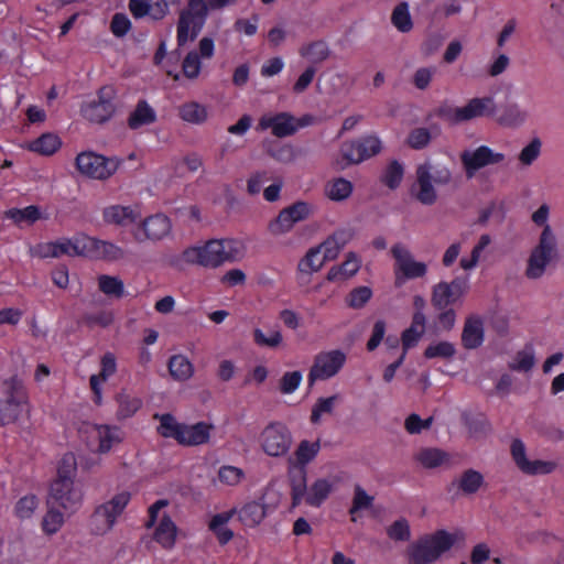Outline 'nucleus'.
Instances as JSON below:
<instances>
[{"label":"nucleus","mask_w":564,"mask_h":564,"mask_svg":"<svg viewBox=\"0 0 564 564\" xmlns=\"http://www.w3.org/2000/svg\"><path fill=\"white\" fill-rule=\"evenodd\" d=\"M207 17L204 0H188L187 7L181 11L177 21L176 40L178 46H184L198 36Z\"/></svg>","instance_id":"5"},{"label":"nucleus","mask_w":564,"mask_h":564,"mask_svg":"<svg viewBox=\"0 0 564 564\" xmlns=\"http://www.w3.org/2000/svg\"><path fill=\"white\" fill-rule=\"evenodd\" d=\"M48 510L47 513L43 518V530L48 533L53 534L58 531V529L64 523V514L62 512V507H52L47 506Z\"/></svg>","instance_id":"56"},{"label":"nucleus","mask_w":564,"mask_h":564,"mask_svg":"<svg viewBox=\"0 0 564 564\" xmlns=\"http://www.w3.org/2000/svg\"><path fill=\"white\" fill-rule=\"evenodd\" d=\"M26 409L24 390H0V425L15 422Z\"/></svg>","instance_id":"18"},{"label":"nucleus","mask_w":564,"mask_h":564,"mask_svg":"<svg viewBox=\"0 0 564 564\" xmlns=\"http://www.w3.org/2000/svg\"><path fill=\"white\" fill-rule=\"evenodd\" d=\"M361 260L357 254L350 252L345 261L339 265L332 267L327 272V280L330 282H341L352 278L360 269Z\"/></svg>","instance_id":"28"},{"label":"nucleus","mask_w":564,"mask_h":564,"mask_svg":"<svg viewBox=\"0 0 564 564\" xmlns=\"http://www.w3.org/2000/svg\"><path fill=\"white\" fill-rule=\"evenodd\" d=\"M557 254L556 237L551 227L542 230L538 245L532 249L525 269V276L536 280L543 276L547 265Z\"/></svg>","instance_id":"4"},{"label":"nucleus","mask_w":564,"mask_h":564,"mask_svg":"<svg viewBox=\"0 0 564 564\" xmlns=\"http://www.w3.org/2000/svg\"><path fill=\"white\" fill-rule=\"evenodd\" d=\"M535 349L532 345H527L518 350L509 361V368L519 372H529L535 366Z\"/></svg>","instance_id":"39"},{"label":"nucleus","mask_w":564,"mask_h":564,"mask_svg":"<svg viewBox=\"0 0 564 564\" xmlns=\"http://www.w3.org/2000/svg\"><path fill=\"white\" fill-rule=\"evenodd\" d=\"M130 492L122 491L109 501L98 506L90 517V530L94 534H105L110 531L130 500Z\"/></svg>","instance_id":"10"},{"label":"nucleus","mask_w":564,"mask_h":564,"mask_svg":"<svg viewBox=\"0 0 564 564\" xmlns=\"http://www.w3.org/2000/svg\"><path fill=\"white\" fill-rule=\"evenodd\" d=\"M362 161L357 142L350 141L341 144L338 154L333 159L332 166L336 171H344L348 166Z\"/></svg>","instance_id":"30"},{"label":"nucleus","mask_w":564,"mask_h":564,"mask_svg":"<svg viewBox=\"0 0 564 564\" xmlns=\"http://www.w3.org/2000/svg\"><path fill=\"white\" fill-rule=\"evenodd\" d=\"M452 181L453 173L446 164L426 161L417 165L410 194L420 204L432 206L438 200L437 186H447Z\"/></svg>","instance_id":"3"},{"label":"nucleus","mask_w":564,"mask_h":564,"mask_svg":"<svg viewBox=\"0 0 564 564\" xmlns=\"http://www.w3.org/2000/svg\"><path fill=\"white\" fill-rule=\"evenodd\" d=\"M467 291V284L460 279H454L451 282H438L432 290V304L436 308L443 310L459 301Z\"/></svg>","instance_id":"19"},{"label":"nucleus","mask_w":564,"mask_h":564,"mask_svg":"<svg viewBox=\"0 0 564 564\" xmlns=\"http://www.w3.org/2000/svg\"><path fill=\"white\" fill-rule=\"evenodd\" d=\"M268 154L273 160L284 164L292 163L296 159L295 150L290 144H280L275 148H270Z\"/></svg>","instance_id":"64"},{"label":"nucleus","mask_w":564,"mask_h":564,"mask_svg":"<svg viewBox=\"0 0 564 564\" xmlns=\"http://www.w3.org/2000/svg\"><path fill=\"white\" fill-rule=\"evenodd\" d=\"M76 242V257H83L87 259H93L95 246L97 242L96 237H91L85 234L75 235Z\"/></svg>","instance_id":"62"},{"label":"nucleus","mask_w":564,"mask_h":564,"mask_svg":"<svg viewBox=\"0 0 564 564\" xmlns=\"http://www.w3.org/2000/svg\"><path fill=\"white\" fill-rule=\"evenodd\" d=\"M346 242L347 239L345 232L337 231L327 237L323 242H321L316 247L323 253L324 258L327 261H330L337 258L341 249L345 247Z\"/></svg>","instance_id":"42"},{"label":"nucleus","mask_w":564,"mask_h":564,"mask_svg":"<svg viewBox=\"0 0 564 564\" xmlns=\"http://www.w3.org/2000/svg\"><path fill=\"white\" fill-rule=\"evenodd\" d=\"M312 122L313 119L310 116L297 119L289 112L269 113L260 118L258 129H270L273 135L284 138L294 134L300 128L310 126Z\"/></svg>","instance_id":"13"},{"label":"nucleus","mask_w":564,"mask_h":564,"mask_svg":"<svg viewBox=\"0 0 564 564\" xmlns=\"http://www.w3.org/2000/svg\"><path fill=\"white\" fill-rule=\"evenodd\" d=\"M460 161L467 178H473L486 166L506 167L510 164L511 160L505 152L481 144L475 149L463 151L460 153Z\"/></svg>","instance_id":"7"},{"label":"nucleus","mask_w":564,"mask_h":564,"mask_svg":"<svg viewBox=\"0 0 564 564\" xmlns=\"http://www.w3.org/2000/svg\"><path fill=\"white\" fill-rule=\"evenodd\" d=\"M346 362L344 351L335 349L318 352L308 372V384L325 381L335 377Z\"/></svg>","instance_id":"12"},{"label":"nucleus","mask_w":564,"mask_h":564,"mask_svg":"<svg viewBox=\"0 0 564 564\" xmlns=\"http://www.w3.org/2000/svg\"><path fill=\"white\" fill-rule=\"evenodd\" d=\"M158 119L155 109L147 101L140 100L128 118L129 128L137 130L153 124Z\"/></svg>","instance_id":"27"},{"label":"nucleus","mask_w":564,"mask_h":564,"mask_svg":"<svg viewBox=\"0 0 564 564\" xmlns=\"http://www.w3.org/2000/svg\"><path fill=\"white\" fill-rule=\"evenodd\" d=\"M372 297V290L369 286L361 285L352 289L346 296V304L352 310L362 308Z\"/></svg>","instance_id":"53"},{"label":"nucleus","mask_w":564,"mask_h":564,"mask_svg":"<svg viewBox=\"0 0 564 564\" xmlns=\"http://www.w3.org/2000/svg\"><path fill=\"white\" fill-rule=\"evenodd\" d=\"M391 22L402 33H408L413 28L412 18L406 2L398 4L392 14Z\"/></svg>","instance_id":"51"},{"label":"nucleus","mask_w":564,"mask_h":564,"mask_svg":"<svg viewBox=\"0 0 564 564\" xmlns=\"http://www.w3.org/2000/svg\"><path fill=\"white\" fill-rule=\"evenodd\" d=\"M133 239L138 242H160L173 235L171 219L162 213H156L142 218L131 229Z\"/></svg>","instance_id":"11"},{"label":"nucleus","mask_w":564,"mask_h":564,"mask_svg":"<svg viewBox=\"0 0 564 564\" xmlns=\"http://www.w3.org/2000/svg\"><path fill=\"white\" fill-rule=\"evenodd\" d=\"M169 370L172 377L177 380L189 379L194 373L191 360L184 355H174L170 358Z\"/></svg>","instance_id":"46"},{"label":"nucleus","mask_w":564,"mask_h":564,"mask_svg":"<svg viewBox=\"0 0 564 564\" xmlns=\"http://www.w3.org/2000/svg\"><path fill=\"white\" fill-rule=\"evenodd\" d=\"M327 262L319 249L314 246L310 248L297 263V272L303 276H311L318 272Z\"/></svg>","instance_id":"34"},{"label":"nucleus","mask_w":564,"mask_h":564,"mask_svg":"<svg viewBox=\"0 0 564 564\" xmlns=\"http://www.w3.org/2000/svg\"><path fill=\"white\" fill-rule=\"evenodd\" d=\"M492 239L491 236L488 234H482L475 246L471 249L469 257H464L459 261V265L464 271H471L474 270L484 250L491 243Z\"/></svg>","instance_id":"45"},{"label":"nucleus","mask_w":564,"mask_h":564,"mask_svg":"<svg viewBox=\"0 0 564 564\" xmlns=\"http://www.w3.org/2000/svg\"><path fill=\"white\" fill-rule=\"evenodd\" d=\"M180 118L189 124H204L209 117L208 108L197 101H186L178 107Z\"/></svg>","instance_id":"33"},{"label":"nucleus","mask_w":564,"mask_h":564,"mask_svg":"<svg viewBox=\"0 0 564 564\" xmlns=\"http://www.w3.org/2000/svg\"><path fill=\"white\" fill-rule=\"evenodd\" d=\"M316 213V206L306 200H297L283 209L268 224V231L273 237H281L292 231L297 223L310 219Z\"/></svg>","instance_id":"8"},{"label":"nucleus","mask_w":564,"mask_h":564,"mask_svg":"<svg viewBox=\"0 0 564 564\" xmlns=\"http://www.w3.org/2000/svg\"><path fill=\"white\" fill-rule=\"evenodd\" d=\"M102 218L105 223L120 227L137 225L141 219V209L131 205H111L102 210Z\"/></svg>","instance_id":"22"},{"label":"nucleus","mask_w":564,"mask_h":564,"mask_svg":"<svg viewBox=\"0 0 564 564\" xmlns=\"http://www.w3.org/2000/svg\"><path fill=\"white\" fill-rule=\"evenodd\" d=\"M456 354V347L453 343L447 340H438L431 343L424 350V357L427 359L453 358Z\"/></svg>","instance_id":"50"},{"label":"nucleus","mask_w":564,"mask_h":564,"mask_svg":"<svg viewBox=\"0 0 564 564\" xmlns=\"http://www.w3.org/2000/svg\"><path fill=\"white\" fill-rule=\"evenodd\" d=\"M528 111L518 102L505 106L496 118L497 123L506 129H518L528 121Z\"/></svg>","instance_id":"25"},{"label":"nucleus","mask_w":564,"mask_h":564,"mask_svg":"<svg viewBox=\"0 0 564 564\" xmlns=\"http://www.w3.org/2000/svg\"><path fill=\"white\" fill-rule=\"evenodd\" d=\"M126 258V251L122 247L108 240L97 238L95 251L91 260L117 262Z\"/></svg>","instance_id":"35"},{"label":"nucleus","mask_w":564,"mask_h":564,"mask_svg":"<svg viewBox=\"0 0 564 564\" xmlns=\"http://www.w3.org/2000/svg\"><path fill=\"white\" fill-rule=\"evenodd\" d=\"M511 456L517 467L527 475L550 474L555 467V464L551 462L529 460L525 446L519 438L513 440L511 443Z\"/></svg>","instance_id":"20"},{"label":"nucleus","mask_w":564,"mask_h":564,"mask_svg":"<svg viewBox=\"0 0 564 564\" xmlns=\"http://www.w3.org/2000/svg\"><path fill=\"white\" fill-rule=\"evenodd\" d=\"M404 176V167L398 161H391L388 163L382 172L381 181L390 189H395L400 186Z\"/></svg>","instance_id":"49"},{"label":"nucleus","mask_w":564,"mask_h":564,"mask_svg":"<svg viewBox=\"0 0 564 564\" xmlns=\"http://www.w3.org/2000/svg\"><path fill=\"white\" fill-rule=\"evenodd\" d=\"M319 448V441L308 442L303 440L295 449L294 456L289 457V463L296 467L306 468V465L316 457Z\"/></svg>","instance_id":"37"},{"label":"nucleus","mask_w":564,"mask_h":564,"mask_svg":"<svg viewBox=\"0 0 564 564\" xmlns=\"http://www.w3.org/2000/svg\"><path fill=\"white\" fill-rule=\"evenodd\" d=\"M426 317L422 312H415L411 325L401 335L403 354L415 347L425 333Z\"/></svg>","instance_id":"26"},{"label":"nucleus","mask_w":564,"mask_h":564,"mask_svg":"<svg viewBox=\"0 0 564 564\" xmlns=\"http://www.w3.org/2000/svg\"><path fill=\"white\" fill-rule=\"evenodd\" d=\"M299 52L302 57L311 63H321L329 56L328 45L324 41L304 44Z\"/></svg>","instance_id":"47"},{"label":"nucleus","mask_w":564,"mask_h":564,"mask_svg":"<svg viewBox=\"0 0 564 564\" xmlns=\"http://www.w3.org/2000/svg\"><path fill=\"white\" fill-rule=\"evenodd\" d=\"M238 513L239 521L248 528H256L265 518L267 508L263 502L250 501L243 505Z\"/></svg>","instance_id":"32"},{"label":"nucleus","mask_w":564,"mask_h":564,"mask_svg":"<svg viewBox=\"0 0 564 564\" xmlns=\"http://www.w3.org/2000/svg\"><path fill=\"white\" fill-rule=\"evenodd\" d=\"M77 473V460L73 453L63 455L57 467V476L55 479L74 480Z\"/></svg>","instance_id":"59"},{"label":"nucleus","mask_w":564,"mask_h":564,"mask_svg":"<svg viewBox=\"0 0 564 564\" xmlns=\"http://www.w3.org/2000/svg\"><path fill=\"white\" fill-rule=\"evenodd\" d=\"M463 420L468 427L469 434L473 437H480L488 433L489 424L484 415L479 414L476 416L470 415L469 413H463Z\"/></svg>","instance_id":"58"},{"label":"nucleus","mask_w":564,"mask_h":564,"mask_svg":"<svg viewBox=\"0 0 564 564\" xmlns=\"http://www.w3.org/2000/svg\"><path fill=\"white\" fill-rule=\"evenodd\" d=\"M291 445V432L282 423H270L261 433V446L269 456L280 457L285 455Z\"/></svg>","instance_id":"16"},{"label":"nucleus","mask_w":564,"mask_h":564,"mask_svg":"<svg viewBox=\"0 0 564 564\" xmlns=\"http://www.w3.org/2000/svg\"><path fill=\"white\" fill-rule=\"evenodd\" d=\"M494 111V98L481 97L473 98L464 106L449 108L444 112V117L451 124H458L465 121L491 115Z\"/></svg>","instance_id":"15"},{"label":"nucleus","mask_w":564,"mask_h":564,"mask_svg":"<svg viewBox=\"0 0 564 564\" xmlns=\"http://www.w3.org/2000/svg\"><path fill=\"white\" fill-rule=\"evenodd\" d=\"M465 533L456 529L448 532L438 529L417 538L406 549L408 564H433L437 562L454 545L464 543Z\"/></svg>","instance_id":"2"},{"label":"nucleus","mask_w":564,"mask_h":564,"mask_svg":"<svg viewBox=\"0 0 564 564\" xmlns=\"http://www.w3.org/2000/svg\"><path fill=\"white\" fill-rule=\"evenodd\" d=\"M154 417L160 421L158 433L163 437L174 438L180 444L184 423H178L171 413L155 414Z\"/></svg>","instance_id":"41"},{"label":"nucleus","mask_w":564,"mask_h":564,"mask_svg":"<svg viewBox=\"0 0 564 564\" xmlns=\"http://www.w3.org/2000/svg\"><path fill=\"white\" fill-rule=\"evenodd\" d=\"M247 243L238 238L210 239L185 248L173 261L175 267L198 265L217 269L225 263L242 260Z\"/></svg>","instance_id":"1"},{"label":"nucleus","mask_w":564,"mask_h":564,"mask_svg":"<svg viewBox=\"0 0 564 564\" xmlns=\"http://www.w3.org/2000/svg\"><path fill=\"white\" fill-rule=\"evenodd\" d=\"M182 430L180 445L198 446L209 442L214 425L206 422H197L193 425L184 424Z\"/></svg>","instance_id":"24"},{"label":"nucleus","mask_w":564,"mask_h":564,"mask_svg":"<svg viewBox=\"0 0 564 564\" xmlns=\"http://www.w3.org/2000/svg\"><path fill=\"white\" fill-rule=\"evenodd\" d=\"M117 401L119 403L118 416L120 419H127L133 415L141 406V400L134 397H130L124 392L117 394Z\"/></svg>","instance_id":"57"},{"label":"nucleus","mask_w":564,"mask_h":564,"mask_svg":"<svg viewBox=\"0 0 564 564\" xmlns=\"http://www.w3.org/2000/svg\"><path fill=\"white\" fill-rule=\"evenodd\" d=\"M254 343L261 347L278 348L283 343V336L280 330H270L264 333L260 328L253 330Z\"/></svg>","instance_id":"55"},{"label":"nucleus","mask_w":564,"mask_h":564,"mask_svg":"<svg viewBox=\"0 0 564 564\" xmlns=\"http://www.w3.org/2000/svg\"><path fill=\"white\" fill-rule=\"evenodd\" d=\"M6 217L21 227L31 226L37 220L45 218L41 209L35 205H30L24 208L9 209L6 212Z\"/></svg>","instance_id":"38"},{"label":"nucleus","mask_w":564,"mask_h":564,"mask_svg":"<svg viewBox=\"0 0 564 564\" xmlns=\"http://www.w3.org/2000/svg\"><path fill=\"white\" fill-rule=\"evenodd\" d=\"M354 192L352 183L345 177H335L325 185V196L332 202H344L348 199Z\"/></svg>","instance_id":"36"},{"label":"nucleus","mask_w":564,"mask_h":564,"mask_svg":"<svg viewBox=\"0 0 564 564\" xmlns=\"http://www.w3.org/2000/svg\"><path fill=\"white\" fill-rule=\"evenodd\" d=\"M484 485V475L473 468L464 470L459 478L452 481V486H456L466 496L475 495Z\"/></svg>","instance_id":"31"},{"label":"nucleus","mask_w":564,"mask_h":564,"mask_svg":"<svg viewBox=\"0 0 564 564\" xmlns=\"http://www.w3.org/2000/svg\"><path fill=\"white\" fill-rule=\"evenodd\" d=\"M61 138L51 132L43 133L39 138L24 144V149L43 156L53 155L61 149Z\"/></svg>","instance_id":"29"},{"label":"nucleus","mask_w":564,"mask_h":564,"mask_svg":"<svg viewBox=\"0 0 564 564\" xmlns=\"http://www.w3.org/2000/svg\"><path fill=\"white\" fill-rule=\"evenodd\" d=\"M332 490L333 484L327 479H317L310 487L305 501L312 507H319L327 499Z\"/></svg>","instance_id":"44"},{"label":"nucleus","mask_w":564,"mask_h":564,"mask_svg":"<svg viewBox=\"0 0 564 564\" xmlns=\"http://www.w3.org/2000/svg\"><path fill=\"white\" fill-rule=\"evenodd\" d=\"M75 165L82 176L105 181L117 172L120 160L117 158H106L93 151H84L77 154Z\"/></svg>","instance_id":"9"},{"label":"nucleus","mask_w":564,"mask_h":564,"mask_svg":"<svg viewBox=\"0 0 564 564\" xmlns=\"http://www.w3.org/2000/svg\"><path fill=\"white\" fill-rule=\"evenodd\" d=\"M542 142L539 138L532 139L518 154V161L523 166L532 165L541 154Z\"/></svg>","instance_id":"54"},{"label":"nucleus","mask_w":564,"mask_h":564,"mask_svg":"<svg viewBox=\"0 0 564 564\" xmlns=\"http://www.w3.org/2000/svg\"><path fill=\"white\" fill-rule=\"evenodd\" d=\"M83 494L76 488L74 480L54 479L51 484L46 505L62 507L63 510L74 512L80 505Z\"/></svg>","instance_id":"14"},{"label":"nucleus","mask_w":564,"mask_h":564,"mask_svg":"<svg viewBox=\"0 0 564 564\" xmlns=\"http://www.w3.org/2000/svg\"><path fill=\"white\" fill-rule=\"evenodd\" d=\"M79 432L82 435H87V446L99 453H107L116 440L109 427L104 425L85 423Z\"/></svg>","instance_id":"21"},{"label":"nucleus","mask_w":564,"mask_h":564,"mask_svg":"<svg viewBox=\"0 0 564 564\" xmlns=\"http://www.w3.org/2000/svg\"><path fill=\"white\" fill-rule=\"evenodd\" d=\"M176 525L172 519L164 514L154 532V540L163 547L170 549L175 543Z\"/></svg>","instance_id":"43"},{"label":"nucleus","mask_w":564,"mask_h":564,"mask_svg":"<svg viewBox=\"0 0 564 564\" xmlns=\"http://www.w3.org/2000/svg\"><path fill=\"white\" fill-rule=\"evenodd\" d=\"M202 70V59L196 51L186 54L182 64L183 75L188 79H196Z\"/></svg>","instance_id":"60"},{"label":"nucleus","mask_w":564,"mask_h":564,"mask_svg":"<svg viewBox=\"0 0 564 564\" xmlns=\"http://www.w3.org/2000/svg\"><path fill=\"white\" fill-rule=\"evenodd\" d=\"M388 536L397 542H406L411 538V529L405 518L395 520L388 529Z\"/></svg>","instance_id":"61"},{"label":"nucleus","mask_w":564,"mask_h":564,"mask_svg":"<svg viewBox=\"0 0 564 564\" xmlns=\"http://www.w3.org/2000/svg\"><path fill=\"white\" fill-rule=\"evenodd\" d=\"M375 498L367 494V491L360 486L355 485L354 487V497L352 503L349 509V514L351 516V521H356L354 517L357 512L361 510H367L372 507Z\"/></svg>","instance_id":"52"},{"label":"nucleus","mask_w":564,"mask_h":564,"mask_svg":"<svg viewBox=\"0 0 564 564\" xmlns=\"http://www.w3.org/2000/svg\"><path fill=\"white\" fill-rule=\"evenodd\" d=\"M391 254L394 259L393 273L395 286L400 288L408 280L422 279L427 274V263L417 260L406 246L402 243L393 245Z\"/></svg>","instance_id":"6"},{"label":"nucleus","mask_w":564,"mask_h":564,"mask_svg":"<svg viewBox=\"0 0 564 564\" xmlns=\"http://www.w3.org/2000/svg\"><path fill=\"white\" fill-rule=\"evenodd\" d=\"M356 142L364 161L378 154L382 149L380 139L375 135H368Z\"/></svg>","instance_id":"63"},{"label":"nucleus","mask_w":564,"mask_h":564,"mask_svg":"<svg viewBox=\"0 0 564 564\" xmlns=\"http://www.w3.org/2000/svg\"><path fill=\"white\" fill-rule=\"evenodd\" d=\"M115 91L111 87H102L96 100L85 104L82 108L83 116L91 122H104L115 112Z\"/></svg>","instance_id":"17"},{"label":"nucleus","mask_w":564,"mask_h":564,"mask_svg":"<svg viewBox=\"0 0 564 564\" xmlns=\"http://www.w3.org/2000/svg\"><path fill=\"white\" fill-rule=\"evenodd\" d=\"M98 288L109 297L120 299L124 295V283L119 276L108 274L99 275Z\"/></svg>","instance_id":"48"},{"label":"nucleus","mask_w":564,"mask_h":564,"mask_svg":"<svg viewBox=\"0 0 564 564\" xmlns=\"http://www.w3.org/2000/svg\"><path fill=\"white\" fill-rule=\"evenodd\" d=\"M462 345L468 350L479 348L485 340L484 321L476 315L465 319L462 332Z\"/></svg>","instance_id":"23"},{"label":"nucleus","mask_w":564,"mask_h":564,"mask_svg":"<svg viewBox=\"0 0 564 564\" xmlns=\"http://www.w3.org/2000/svg\"><path fill=\"white\" fill-rule=\"evenodd\" d=\"M449 455L434 447L421 448L415 454V460H417L424 468H436L448 463Z\"/></svg>","instance_id":"40"}]
</instances>
